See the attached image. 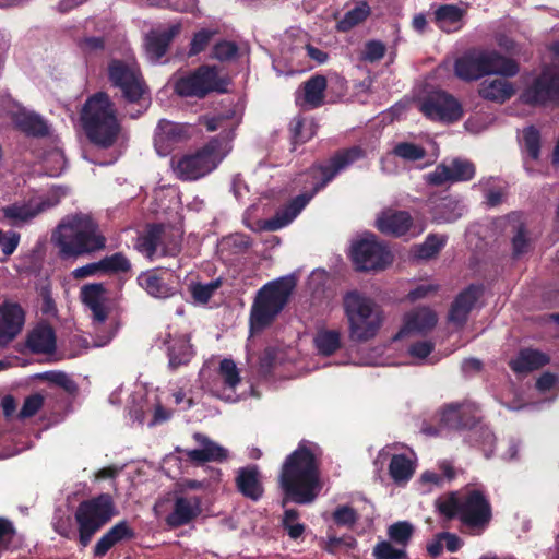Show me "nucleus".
I'll return each instance as SVG.
<instances>
[{
    "label": "nucleus",
    "instance_id": "14",
    "mask_svg": "<svg viewBox=\"0 0 559 559\" xmlns=\"http://www.w3.org/2000/svg\"><path fill=\"white\" fill-rule=\"evenodd\" d=\"M216 153L217 146L207 143L195 153L180 157L174 168L177 177L190 181L207 175L216 167Z\"/></svg>",
    "mask_w": 559,
    "mask_h": 559
},
{
    "label": "nucleus",
    "instance_id": "52",
    "mask_svg": "<svg viewBox=\"0 0 559 559\" xmlns=\"http://www.w3.org/2000/svg\"><path fill=\"white\" fill-rule=\"evenodd\" d=\"M524 147L533 160H537L540 154V133L537 128L530 126L523 130Z\"/></svg>",
    "mask_w": 559,
    "mask_h": 559
},
{
    "label": "nucleus",
    "instance_id": "31",
    "mask_svg": "<svg viewBox=\"0 0 559 559\" xmlns=\"http://www.w3.org/2000/svg\"><path fill=\"white\" fill-rule=\"evenodd\" d=\"M168 368L176 371L182 366H187L194 356L193 346L190 343V336L181 335L169 341L167 347Z\"/></svg>",
    "mask_w": 559,
    "mask_h": 559
},
{
    "label": "nucleus",
    "instance_id": "25",
    "mask_svg": "<svg viewBox=\"0 0 559 559\" xmlns=\"http://www.w3.org/2000/svg\"><path fill=\"white\" fill-rule=\"evenodd\" d=\"M441 424L454 430L471 429L477 424L474 407L464 403L449 404L441 413Z\"/></svg>",
    "mask_w": 559,
    "mask_h": 559
},
{
    "label": "nucleus",
    "instance_id": "56",
    "mask_svg": "<svg viewBox=\"0 0 559 559\" xmlns=\"http://www.w3.org/2000/svg\"><path fill=\"white\" fill-rule=\"evenodd\" d=\"M44 405V397L36 393L24 400L22 408L17 414L19 419H26L36 415Z\"/></svg>",
    "mask_w": 559,
    "mask_h": 559
},
{
    "label": "nucleus",
    "instance_id": "57",
    "mask_svg": "<svg viewBox=\"0 0 559 559\" xmlns=\"http://www.w3.org/2000/svg\"><path fill=\"white\" fill-rule=\"evenodd\" d=\"M41 378L49 381L50 383L56 384L57 386L62 388L67 392L71 393L76 390L75 382L62 371L45 372Z\"/></svg>",
    "mask_w": 559,
    "mask_h": 559
},
{
    "label": "nucleus",
    "instance_id": "5",
    "mask_svg": "<svg viewBox=\"0 0 559 559\" xmlns=\"http://www.w3.org/2000/svg\"><path fill=\"white\" fill-rule=\"evenodd\" d=\"M296 287L293 276H285L263 285L257 293L249 316L252 333L270 326L288 304Z\"/></svg>",
    "mask_w": 559,
    "mask_h": 559
},
{
    "label": "nucleus",
    "instance_id": "9",
    "mask_svg": "<svg viewBox=\"0 0 559 559\" xmlns=\"http://www.w3.org/2000/svg\"><path fill=\"white\" fill-rule=\"evenodd\" d=\"M116 514L115 501L109 493H99L81 501L74 512L80 546L87 547L95 534L110 522Z\"/></svg>",
    "mask_w": 559,
    "mask_h": 559
},
{
    "label": "nucleus",
    "instance_id": "54",
    "mask_svg": "<svg viewBox=\"0 0 559 559\" xmlns=\"http://www.w3.org/2000/svg\"><path fill=\"white\" fill-rule=\"evenodd\" d=\"M290 136L294 145L304 144L309 141L313 135L312 124L306 130L305 120L302 118H296L290 123Z\"/></svg>",
    "mask_w": 559,
    "mask_h": 559
},
{
    "label": "nucleus",
    "instance_id": "29",
    "mask_svg": "<svg viewBox=\"0 0 559 559\" xmlns=\"http://www.w3.org/2000/svg\"><path fill=\"white\" fill-rule=\"evenodd\" d=\"M194 439L203 445L202 449L186 450L188 460L194 464L205 462H223L227 459V450L211 441L206 436L197 432Z\"/></svg>",
    "mask_w": 559,
    "mask_h": 559
},
{
    "label": "nucleus",
    "instance_id": "62",
    "mask_svg": "<svg viewBox=\"0 0 559 559\" xmlns=\"http://www.w3.org/2000/svg\"><path fill=\"white\" fill-rule=\"evenodd\" d=\"M98 273L103 274L102 260L98 262L87 263L83 266L76 267L72 271V276L75 280H83L90 276H94Z\"/></svg>",
    "mask_w": 559,
    "mask_h": 559
},
{
    "label": "nucleus",
    "instance_id": "18",
    "mask_svg": "<svg viewBox=\"0 0 559 559\" xmlns=\"http://www.w3.org/2000/svg\"><path fill=\"white\" fill-rule=\"evenodd\" d=\"M202 513V499L199 496H182L175 493L171 512L165 518L170 528H178L190 524Z\"/></svg>",
    "mask_w": 559,
    "mask_h": 559
},
{
    "label": "nucleus",
    "instance_id": "55",
    "mask_svg": "<svg viewBox=\"0 0 559 559\" xmlns=\"http://www.w3.org/2000/svg\"><path fill=\"white\" fill-rule=\"evenodd\" d=\"M15 535L16 530L13 522L0 516V555L11 549Z\"/></svg>",
    "mask_w": 559,
    "mask_h": 559
},
{
    "label": "nucleus",
    "instance_id": "30",
    "mask_svg": "<svg viewBox=\"0 0 559 559\" xmlns=\"http://www.w3.org/2000/svg\"><path fill=\"white\" fill-rule=\"evenodd\" d=\"M549 361L550 358L545 353L538 349L523 348L515 358L510 360L509 367L515 373H528L545 367Z\"/></svg>",
    "mask_w": 559,
    "mask_h": 559
},
{
    "label": "nucleus",
    "instance_id": "12",
    "mask_svg": "<svg viewBox=\"0 0 559 559\" xmlns=\"http://www.w3.org/2000/svg\"><path fill=\"white\" fill-rule=\"evenodd\" d=\"M108 80L121 91L122 97L129 103H138L145 93L141 72L122 60L112 59L108 63Z\"/></svg>",
    "mask_w": 559,
    "mask_h": 559
},
{
    "label": "nucleus",
    "instance_id": "36",
    "mask_svg": "<svg viewBox=\"0 0 559 559\" xmlns=\"http://www.w3.org/2000/svg\"><path fill=\"white\" fill-rule=\"evenodd\" d=\"M414 473V463L406 454L392 455L389 464V475L395 484H406Z\"/></svg>",
    "mask_w": 559,
    "mask_h": 559
},
{
    "label": "nucleus",
    "instance_id": "64",
    "mask_svg": "<svg viewBox=\"0 0 559 559\" xmlns=\"http://www.w3.org/2000/svg\"><path fill=\"white\" fill-rule=\"evenodd\" d=\"M440 537L444 542L445 549L450 552H456L464 545L463 539L459 537L455 533L440 532Z\"/></svg>",
    "mask_w": 559,
    "mask_h": 559
},
{
    "label": "nucleus",
    "instance_id": "24",
    "mask_svg": "<svg viewBox=\"0 0 559 559\" xmlns=\"http://www.w3.org/2000/svg\"><path fill=\"white\" fill-rule=\"evenodd\" d=\"M136 533L128 521L122 520L112 525L93 547L95 558H104L115 546L134 539Z\"/></svg>",
    "mask_w": 559,
    "mask_h": 559
},
{
    "label": "nucleus",
    "instance_id": "38",
    "mask_svg": "<svg viewBox=\"0 0 559 559\" xmlns=\"http://www.w3.org/2000/svg\"><path fill=\"white\" fill-rule=\"evenodd\" d=\"M462 205L451 197H445L433 205V219L438 223H451L462 216Z\"/></svg>",
    "mask_w": 559,
    "mask_h": 559
},
{
    "label": "nucleus",
    "instance_id": "1",
    "mask_svg": "<svg viewBox=\"0 0 559 559\" xmlns=\"http://www.w3.org/2000/svg\"><path fill=\"white\" fill-rule=\"evenodd\" d=\"M366 152L358 145L342 148L334 153L324 163H314L307 170L306 175L311 179V190L293 198L286 205L278 210L275 215L263 223L265 230L275 231L290 224L299 213L307 206L312 198L332 182L337 175L362 159Z\"/></svg>",
    "mask_w": 559,
    "mask_h": 559
},
{
    "label": "nucleus",
    "instance_id": "8",
    "mask_svg": "<svg viewBox=\"0 0 559 559\" xmlns=\"http://www.w3.org/2000/svg\"><path fill=\"white\" fill-rule=\"evenodd\" d=\"M344 309L352 341L364 343L377 335L383 322V314L372 299L357 292H349L344 298Z\"/></svg>",
    "mask_w": 559,
    "mask_h": 559
},
{
    "label": "nucleus",
    "instance_id": "33",
    "mask_svg": "<svg viewBox=\"0 0 559 559\" xmlns=\"http://www.w3.org/2000/svg\"><path fill=\"white\" fill-rule=\"evenodd\" d=\"M438 322L437 313L427 307L416 308L405 316V323L402 331L427 333Z\"/></svg>",
    "mask_w": 559,
    "mask_h": 559
},
{
    "label": "nucleus",
    "instance_id": "16",
    "mask_svg": "<svg viewBox=\"0 0 559 559\" xmlns=\"http://www.w3.org/2000/svg\"><path fill=\"white\" fill-rule=\"evenodd\" d=\"M475 176V166L472 162L454 158L449 165L439 164L433 171L425 175L426 182L440 187L447 182L468 181Z\"/></svg>",
    "mask_w": 559,
    "mask_h": 559
},
{
    "label": "nucleus",
    "instance_id": "41",
    "mask_svg": "<svg viewBox=\"0 0 559 559\" xmlns=\"http://www.w3.org/2000/svg\"><path fill=\"white\" fill-rule=\"evenodd\" d=\"M314 344L319 354L329 357L341 348V333L336 330H320L314 337Z\"/></svg>",
    "mask_w": 559,
    "mask_h": 559
},
{
    "label": "nucleus",
    "instance_id": "34",
    "mask_svg": "<svg viewBox=\"0 0 559 559\" xmlns=\"http://www.w3.org/2000/svg\"><path fill=\"white\" fill-rule=\"evenodd\" d=\"M478 93L483 99L503 104L514 95L515 90L506 79H493L483 81Z\"/></svg>",
    "mask_w": 559,
    "mask_h": 559
},
{
    "label": "nucleus",
    "instance_id": "53",
    "mask_svg": "<svg viewBox=\"0 0 559 559\" xmlns=\"http://www.w3.org/2000/svg\"><path fill=\"white\" fill-rule=\"evenodd\" d=\"M299 512L296 509H287L283 516V528L292 539H298L305 532V525L298 523Z\"/></svg>",
    "mask_w": 559,
    "mask_h": 559
},
{
    "label": "nucleus",
    "instance_id": "3",
    "mask_svg": "<svg viewBox=\"0 0 559 559\" xmlns=\"http://www.w3.org/2000/svg\"><path fill=\"white\" fill-rule=\"evenodd\" d=\"M437 512L445 521L456 520L462 534L483 535L493 518L489 497L480 489L454 490L435 501Z\"/></svg>",
    "mask_w": 559,
    "mask_h": 559
},
{
    "label": "nucleus",
    "instance_id": "19",
    "mask_svg": "<svg viewBox=\"0 0 559 559\" xmlns=\"http://www.w3.org/2000/svg\"><path fill=\"white\" fill-rule=\"evenodd\" d=\"M180 22L169 25L167 28H153L144 37V48L147 58L152 62H158L170 48L174 39L181 33Z\"/></svg>",
    "mask_w": 559,
    "mask_h": 559
},
{
    "label": "nucleus",
    "instance_id": "58",
    "mask_svg": "<svg viewBox=\"0 0 559 559\" xmlns=\"http://www.w3.org/2000/svg\"><path fill=\"white\" fill-rule=\"evenodd\" d=\"M386 51L385 45L380 40H369L365 45L362 59L369 62L381 60Z\"/></svg>",
    "mask_w": 559,
    "mask_h": 559
},
{
    "label": "nucleus",
    "instance_id": "4",
    "mask_svg": "<svg viewBox=\"0 0 559 559\" xmlns=\"http://www.w3.org/2000/svg\"><path fill=\"white\" fill-rule=\"evenodd\" d=\"M80 120L91 143L109 148L117 142L121 124L116 106L106 92H97L86 99Z\"/></svg>",
    "mask_w": 559,
    "mask_h": 559
},
{
    "label": "nucleus",
    "instance_id": "61",
    "mask_svg": "<svg viewBox=\"0 0 559 559\" xmlns=\"http://www.w3.org/2000/svg\"><path fill=\"white\" fill-rule=\"evenodd\" d=\"M333 521L337 525H353L357 521V513L352 507L342 506L333 512Z\"/></svg>",
    "mask_w": 559,
    "mask_h": 559
},
{
    "label": "nucleus",
    "instance_id": "49",
    "mask_svg": "<svg viewBox=\"0 0 559 559\" xmlns=\"http://www.w3.org/2000/svg\"><path fill=\"white\" fill-rule=\"evenodd\" d=\"M372 556L374 559H407L408 557L406 549L394 547L389 540L377 543Z\"/></svg>",
    "mask_w": 559,
    "mask_h": 559
},
{
    "label": "nucleus",
    "instance_id": "21",
    "mask_svg": "<svg viewBox=\"0 0 559 559\" xmlns=\"http://www.w3.org/2000/svg\"><path fill=\"white\" fill-rule=\"evenodd\" d=\"M413 226V216L403 210H384L376 221V227L380 233L396 238L407 235Z\"/></svg>",
    "mask_w": 559,
    "mask_h": 559
},
{
    "label": "nucleus",
    "instance_id": "51",
    "mask_svg": "<svg viewBox=\"0 0 559 559\" xmlns=\"http://www.w3.org/2000/svg\"><path fill=\"white\" fill-rule=\"evenodd\" d=\"M393 154L405 160L415 162L426 156V150L412 142H401L394 146Z\"/></svg>",
    "mask_w": 559,
    "mask_h": 559
},
{
    "label": "nucleus",
    "instance_id": "45",
    "mask_svg": "<svg viewBox=\"0 0 559 559\" xmlns=\"http://www.w3.org/2000/svg\"><path fill=\"white\" fill-rule=\"evenodd\" d=\"M222 284V278H216L207 284L191 283L189 285V292L194 302L205 305L210 301Z\"/></svg>",
    "mask_w": 559,
    "mask_h": 559
},
{
    "label": "nucleus",
    "instance_id": "11",
    "mask_svg": "<svg viewBox=\"0 0 559 559\" xmlns=\"http://www.w3.org/2000/svg\"><path fill=\"white\" fill-rule=\"evenodd\" d=\"M349 258L356 271H381L393 261L389 248L374 234L356 239L352 242Z\"/></svg>",
    "mask_w": 559,
    "mask_h": 559
},
{
    "label": "nucleus",
    "instance_id": "22",
    "mask_svg": "<svg viewBox=\"0 0 559 559\" xmlns=\"http://www.w3.org/2000/svg\"><path fill=\"white\" fill-rule=\"evenodd\" d=\"M235 487L237 491L251 501H259L264 495V486L257 465H247L236 472Z\"/></svg>",
    "mask_w": 559,
    "mask_h": 559
},
{
    "label": "nucleus",
    "instance_id": "27",
    "mask_svg": "<svg viewBox=\"0 0 559 559\" xmlns=\"http://www.w3.org/2000/svg\"><path fill=\"white\" fill-rule=\"evenodd\" d=\"M25 344L32 354H52L57 348L56 332L50 324L38 323L28 332Z\"/></svg>",
    "mask_w": 559,
    "mask_h": 559
},
{
    "label": "nucleus",
    "instance_id": "26",
    "mask_svg": "<svg viewBox=\"0 0 559 559\" xmlns=\"http://www.w3.org/2000/svg\"><path fill=\"white\" fill-rule=\"evenodd\" d=\"M11 121L16 130L29 138H45L49 134L46 120L35 111L24 108L11 115Z\"/></svg>",
    "mask_w": 559,
    "mask_h": 559
},
{
    "label": "nucleus",
    "instance_id": "39",
    "mask_svg": "<svg viewBox=\"0 0 559 559\" xmlns=\"http://www.w3.org/2000/svg\"><path fill=\"white\" fill-rule=\"evenodd\" d=\"M163 234V225H150L145 234L138 238L135 248L147 258H153L157 251V248L162 245Z\"/></svg>",
    "mask_w": 559,
    "mask_h": 559
},
{
    "label": "nucleus",
    "instance_id": "32",
    "mask_svg": "<svg viewBox=\"0 0 559 559\" xmlns=\"http://www.w3.org/2000/svg\"><path fill=\"white\" fill-rule=\"evenodd\" d=\"M465 11L456 4H441L433 12V22L444 33H453L462 28Z\"/></svg>",
    "mask_w": 559,
    "mask_h": 559
},
{
    "label": "nucleus",
    "instance_id": "6",
    "mask_svg": "<svg viewBox=\"0 0 559 559\" xmlns=\"http://www.w3.org/2000/svg\"><path fill=\"white\" fill-rule=\"evenodd\" d=\"M60 229L56 245L62 259L90 254L106 246V238L97 233V224L88 216H75L60 225Z\"/></svg>",
    "mask_w": 559,
    "mask_h": 559
},
{
    "label": "nucleus",
    "instance_id": "47",
    "mask_svg": "<svg viewBox=\"0 0 559 559\" xmlns=\"http://www.w3.org/2000/svg\"><path fill=\"white\" fill-rule=\"evenodd\" d=\"M103 274L127 273L131 270L129 259L122 252H116L102 259Z\"/></svg>",
    "mask_w": 559,
    "mask_h": 559
},
{
    "label": "nucleus",
    "instance_id": "46",
    "mask_svg": "<svg viewBox=\"0 0 559 559\" xmlns=\"http://www.w3.org/2000/svg\"><path fill=\"white\" fill-rule=\"evenodd\" d=\"M238 55L239 47L235 41L221 39L213 45L210 58L219 62H230L237 59Z\"/></svg>",
    "mask_w": 559,
    "mask_h": 559
},
{
    "label": "nucleus",
    "instance_id": "17",
    "mask_svg": "<svg viewBox=\"0 0 559 559\" xmlns=\"http://www.w3.org/2000/svg\"><path fill=\"white\" fill-rule=\"evenodd\" d=\"M189 138L186 126L163 119L154 133V146L158 155L167 156Z\"/></svg>",
    "mask_w": 559,
    "mask_h": 559
},
{
    "label": "nucleus",
    "instance_id": "7",
    "mask_svg": "<svg viewBox=\"0 0 559 559\" xmlns=\"http://www.w3.org/2000/svg\"><path fill=\"white\" fill-rule=\"evenodd\" d=\"M519 64L496 50L471 49L454 62L455 75L465 82L477 81L489 74L514 76Z\"/></svg>",
    "mask_w": 559,
    "mask_h": 559
},
{
    "label": "nucleus",
    "instance_id": "60",
    "mask_svg": "<svg viewBox=\"0 0 559 559\" xmlns=\"http://www.w3.org/2000/svg\"><path fill=\"white\" fill-rule=\"evenodd\" d=\"M528 248V238L526 235V229L523 224H520L516 228V233L512 237V249L513 255L519 257L527 251Z\"/></svg>",
    "mask_w": 559,
    "mask_h": 559
},
{
    "label": "nucleus",
    "instance_id": "59",
    "mask_svg": "<svg viewBox=\"0 0 559 559\" xmlns=\"http://www.w3.org/2000/svg\"><path fill=\"white\" fill-rule=\"evenodd\" d=\"M277 357V348L271 346L266 347L259 358L260 371L264 374L271 373L276 366Z\"/></svg>",
    "mask_w": 559,
    "mask_h": 559
},
{
    "label": "nucleus",
    "instance_id": "28",
    "mask_svg": "<svg viewBox=\"0 0 559 559\" xmlns=\"http://www.w3.org/2000/svg\"><path fill=\"white\" fill-rule=\"evenodd\" d=\"M105 294L106 288L103 283L86 284L80 292L82 302L92 311L94 321L99 323H104L108 318V311L104 305Z\"/></svg>",
    "mask_w": 559,
    "mask_h": 559
},
{
    "label": "nucleus",
    "instance_id": "44",
    "mask_svg": "<svg viewBox=\"0 0 559 559\" xmlns=\"http://www.w3.org/2000/svg\"><path fill=\"white\" fill-rule=\"evenodd\" d=\"M414 535V526L407 521H399L391 524L388 528L389 542L406 548Z\"/></svg>",
    "mask_w": 559,
    "mask_h": 559
},
{
    "label": "nucleus",
    "instance_id": "2",
    "mask_svg": "<svg viewBox=\"0 0 559 559\" xmlns=\"http://www.w3.org/2000/svg\"><path fill=\"white\" fill-rule=\"evenodd\" d=\"M280 487L283 491V506L287 501L297 504L313 502L321 491L320 466L308 442L302 440L282 464Z\"/></svg>",
    "mask_w": 559,
    "mask_h": 559
},
{
    "label": "nucleus",
    "instance_id": "63",
    "mask_svg": "<svg viewBox=\"0 0 559 559\" xmlns=\"http://www.w3.org/2000/svg\"><path fill=\"white\" fill-rule=\"evenodd\" d=\"M433 348H435V344L432 342L418 341V342L413 343L409 346L408 353L413 357L425 359L426 357H428L431 354Z\"/></svg>",
    "mask_w": 559,
    "mask_h": 559
},
{
    "label": "nucleus",
    "instance_id": "37",
    "mask_svg": "<svg viewBox=\"0 0 559 559\" xmlns=\"http://www.w3.org/2000/svg\"><path fill=\"white\" fill-rule=\"evenodd\" d=\"M138 282L140 286L153 297L167 298L174 294L173 288L169 287L164 278L154 270L142 273L138 277Z\"/></svg>",
    "mask_w": 559,
    "mask_h": 559
},
{
    "label": "nucleus",
    "instance_id": "48",
    "mask_svg": "<svg viewBox=\"0 0 559 559\" xmlns=\"http://www.w3.org/2000/svg\"><path fill=\"white\" fill-rule=\"evenodd\" d=\"M40 207L33 210L28 204L13 203L2 209V213L5 218L14 222H27L35 217L39 212Z\"/></svg>",
    "mask_w": 559,
    "mask_h": 559
},
{
    "label": "nucleus",
    "instance_id": "13",
    "mask_svg": "<svg viewBox=\"0 0 559 559\" xmlns=\"http://www.w3.org/2000/svg\"><path fill=\"white\" fill-rule=\"evenodd\" d=\"M420 111L432 121L452 123L463 117L460 102L445 91H432L420 103Z\"/></svg>",
    "mask_w": 559,
    "mask_h": 559
},
{
    "label": "nucleus",
    "instance_id": "20",
    "mask_svg": "<svg viewBox=\"0 0 559 559\" xmlns=\"http://www.w3.org/2000/svg\"><path fill=\"white\" fill-rule=\"evenodd\" d=\"M25 322V312L16 302L0 306V347L10 344L21 332Z\"/></svg>",
    "mask_w": 559,
    "mask_h": 559
},
{
    "label": "nucleus",
    "instance_id": "23",
    "mask_svg": "<svg viewBox=\"0 0 559 559\" xmlns=\"http://www.w3.org/2000/svg\"><path fill=\"white\" fill-rule=\"evenodd\" d=\"M483 286L471 284L463 289L452 301L448 319L457 325H464L471 311L483 294Z\"/></svg>",
    "mask_w": 559,
    "mask_h": 559
},
{
    "label": "nucleus",
    "instance_id": "10",
    "mask_svg": "<svg viewBox=\"0 0 559 559\" xmlns=\"http://www.w3.org/2000/svg\"><path fill=\"white\" fill-rule=\"evenodd\" d=\"M230 83L228 76L219 75L217 66L201 64L189 74L177 79L174 91L181 97L203 99L211 93H227Z\"/></svg>",
    "mask_w": 559,
    "mask_h": 559
},
{
    "label": "nucleus",
    "instance_id": "42",
    "mask_svg": "<svg viewBox=\"0 0 559 559\" xmlns=\"http://www.w3.org/2000/svg\"><path fill=\"white\" fill-rule=\"evenodd\" d=\"M447 240L448 238L444 235L429 234L425 241L415 248V258L430 260L437 257L447 245Z\"/></svg>",
    "mask_w": 559,
    "mask_h": 559
},
{
    "label": "nucleus",
    "instance_id": "50",
    "mask_svg": "<svg viewBox=\"0 0 559 559\" xmlns=\"http://www.w3.org/2000/svg\"><path fill=\"white\" fill-rule=\"evenodd\" d=\"M218 374L223 379L224 384L229 389H235L241 380L235 361L229 358L221 360Z\"/></svg>",
    "mask_w": 559,
    "mask_h": 559
},
{
    "label": "nucleus",
    "instance_id": "35",
    "mask_svg": "<svg viewBox=\"0 0 559 559\" xmlns=\"http://www.w3.org/2000/svg\"><path fill=\"white\" fill-rule=\"evenodd\" d=\"M328 86L326 78L322 74L312 75L302 84L304 103L310 108H318L324 103V92Z\"/></svg>",
    "mask_w": 559,
    "mask_h": 559
},
{
    "label": "nucleus",
    "instance_id": "40",
    "mask_svg": "<svg viewBox=\"0 0 559 559\" xmlns=\"http://www.w3.org/2000/svg\"><path fill=\"white\" fill-rule=\"evenodd\" d=\"M371 14V9L366 1H360L355 8L345 13L336 24L338 32H348L360 23L365 22Z\"/></svg>",
    "mask_w": 559,
    "mask_h": 559
},
{
    "label": "nucleus",
    "instance_id": "43",
    "mask_svg": "<svg viewBox=\"0 0 559 559\" xmlns=\"http://www.w3.org/2000/svg\"><path fill=\"white\" fill-rule=\"evenodd\" d=\"M219 34L218 28L202 27L192 34L189 43L188 57H194L204 52L213 38Z\"/></svg>",
    "mask_w": 559,
    "mask_h": 559
},
{
    "label": "nucleus",
    "instance_id": "15",
    "mask_svg": "<svg viewBox=\"0 0 559 559\" xmlns=\"http://www.w3.org/2000/svg\"><path fill=\"white\" fill-rule=\"evenodd\" d=\"M521 99L530 106L559 105V70L543 69L532 84L523 91Z\"/></svg>",
    "mask_w": 559,
    "mask_h": 559
}]
</instances>
